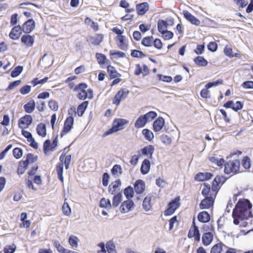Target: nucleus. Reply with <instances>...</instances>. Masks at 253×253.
Here are the masks:
<instances>
[{
  "label": "nucleus",
  "mask_w": 253,
  "mask_h": 253,
  "mask_svg": "<svg viewBox=\"0 0 253 253\" xmlns=\"http://www.w3.org/2000/svg\"><path fill=\"white\" fill-rule=\"evenodd\" d=\"M252 208V204L248 199L240 200L232 212L234 224L238 225L240 219L243 220L252 217L253 215L250 211Z\"/></svg>",
  "instance_id": "1"
},
{
  "label": "nucleus",
  "mask_w": 253,
  "mask_h": 253,
  "mask_svg": "<svg viewBox=\"0 0 253 253\" xmlns=\"http://www.w3.org/2000/svg\"><path fill=\"white\" fill-rule=\"evenodd\" d=\"M128 123V121L124 119H115L113 122L112 126L106 131L103 136H106L114 132H117L124 128V126Z\"/></svg>",
  "instance_id": "2"
},
{
  "label": "nucleus",
  "mask_w": 253,
  "mask_h": 253,
  "mask_svg": "<svg viewBox=\"0 0 253 253\" xmlns=\"http://www.w3.org/2000/svg\"><path fill=\"white\" fill-rule=\"evenodd\" d=\"M240 162L239 160L236 159L233 161H229L226 162L224 168V172L226 174L234 173L236 174L240 172Z\"/></svg>",
  "instance_id": "3"
},
{
  "label": "nucleus",
  "mask_w": 253,
  "mask_h": 253,
  "mask_svg": "<svg viewBox=\"0 0 253 253\" xmlns=\"http://www.w3.org/2000/svg\"><path fill=\"white\" fill-rule=\"evenodd\" d=\"M216 193H215L214 195L210 194V196L208 197H205L199 205L200 208L201 209H209L211 207H212L214 204V199L216 196Z\"/></svg>",
  "instance_id": "4"
},
{
  "label": "nucleus",
  "mask_w": 253,
  "mask_h": 253,
  "mask_svg": "<svg viewBox=\"0 0 253 253\" xmlns=\"http://www.w3.org/2000/svg\"><path fill=\"white\" fill-rule=\"evenodd\" d=\"M74 119L73 116H69L65 121L63 130L60 133L61 137H62L68 133L72 128Z\"/></svg>",
  "instance_id": "5"
},
{
  "label": "nucleus",
  "mask_w": 253,
  "mask_h": 253,
  "mask_svg": "<svg viewBox=\"0 0 253 253\" xmlns=\"http://www.w3.org/2000/svg\"><path fill=\"white\" fill-rule=\"evenodd\" d=\"M226 178L225 177L222 175H217L214 178L213 182H212V185L211 187V190L212 192H215V193H217L218 188V186L219 185V184L222 185L223 183H224L226 180Z\"/></svg>",
  "instance_id": "6"
},
{
  "label": "nucleus",
  "mask_w": 253,
  "mask_h": 253,
  "mask_svg": "<svg viewBox=\"0 0 253 253\" xmlns=\"http://www.w3.org/2000/svg\"><path fill=\"white\" fill-rule=\"evenodd\" d=\"M33 118L30 115H26L18 121V126L20 128H26L32 124Z\"/></svg>",
  "instance_id": "7"
},
{
  "label": "nucleus",
  "mask_w": 253,
  "mask_h": 253,
  "mask_svg": "<svg viewBox=\"0 0 253 253\" xmlns=\"http://www.w3.org/2000/svg\"><path fill=\"white\" fill-rule=\"evenodd\" d=\"M22 31L26 34L30 33L35 27V22L33 19H29L22 26Z\"/></svg>",
  "instance_id": "8"
},
{
  "label": "nucleus",
  "mask_w": 253,
  "mask_h": 253,
  "mask_svg": "<svg viewBox=\"0 0 253 253\" xmlns=\"http://www.w3.org/2000/svg\"><path fill=\"white\" fill-rule=\"evenodd\" d=\"M183 14L184 17L192 24L196 26L200 25L201 23L200 21L194 15H192L188 11L184 10L183 11Z\"/></svg>",
  "instance_id": "9"
},
{
  "label": "nucleus",
  "mask_w": 253,
  "mask_h": 253,
  "mask_svg": "<svg viewBox=\"0 0 253 253\" xmlns=\"http://www.w3.org/2000/svg\"><path fill=\"white\" fill-rule=\"evenodd\" d=\"M134 206L133 202L132 200H127L123 202L120 207V210L122 213L128 212Z\"/></svg>",
  "instance_id": "10"
},
{
  "label": "nucleus",
  "mask_w": 253,
  "mask_h": 253,
  "mask_svg": "<svg viewBox=\"0 0 253 253\" xmlns=\"http://www.w3.org/2000/svg\"><path fill=\"white\" fill-rule=\"evenodd\" d=\"M22 27L19 25L15 26L11 29L9 36L12 40H18L22 32Z\"/></svg>",
  "instance_id": "11"
},
{
  "label": "nucleus",
  "mask_w": 253,
  "mask_h": 253,
  "mask_svg": "<svg viewBox=\"0 0 253 253\" xmlns=\"http://www.w3.org/2000/svg\"><path fill=\"white\" fill-rule=\"evenodd\" d=\"M165 121L162 117H159L154 121L153 124V128L155 132L160 131L164 126Z\"/></svg>",
  "instance_id": "12"
},
{
  "label": "nucleus",
  "mask_w": 253,
  "mask_h": 253,
  "mask_svg": "<svg viewBox=\"0 0 253 253\" xmlns=\"http://www.w3.org/2000/svg\"><path fill=\"white\" fill-rule=\"evenodd\" d=\"M134 188L137 194H142L145 189L144 181L141 179L137 180L134 184Z\"/></svg>",
  "instance_id": "13"
},
{
  "label": "nucleus",
  "mask_w": 253,
  "mask_h": 253,
  "mask_svg": "<svg viewBox=\"0 0 253 253\" xmlns=\"http://www.w3.org/2000/svg\"><path fill=\"white\" fill-rule=\"evenodd\" d=\"M136 9L138 15H143L149 9V4L146 2L137 4Z\"/></svg>",
  "instance_id": "14"
},
{
  "label": "nucleus",
  "mask_w": 253,
  "mask_h": 253,
  "mask_svg": "<svg viewBox=\"0 0 253 253\" xmlns=\"http://www.w3.org/2000/svg\"><path fill=\"white\" fill-rule=\"evenodd\" d=\"M21 41L26 46L31 47L34 43V38L28 34L24 35L21 38Z\"/></svg>",
  "instance_id": "15"
},
{
  "label": "nucleus",
  "mask_w": 253,
  "mask_h": 253,
  "mask_svg": "<svg viewBox=\"0 0 253 253\" xmlns=\"http://www.w3.org/2000/svg\"><path fill=\"white\" fill-rule=\"evenodd\" d=\"M213 174L211 172H199L195 177V179L198 181H203L211 179Z\"/></svg>",
  "instance_id": "16"
},
{
  "label": "nucleus",
  "mask_w": 253,
  "mask_h": 253,
  "mask_svg": "<svg viewBox=\"0 0 253 253\" xmlns=\"http://www.w3.org/2000/svg\"><path fill=\"white\" fill-rule=\"evenodd\" d=\"M198 220L202 223H207L210 221L211 215L207 211L200 212L198 215Z\"/></svg>",
  "instance_id": "17"
},
{
  "label": "nucleus",
  "mask_w": 253,
  "mask_h": 253,
  "mask_svg": "<svg viewBox=\"0 0 253 253\" xmlns=\"http://www.w3.org/2000/svg\"><path fill=\"white\" fill-rule=\"evenodd\" d=\"M154 150V147L152 145L145 146L143 148L141 149L142 154L143 155L148 156L150 158H152Z\"/></svg>",
  "instance_id": "18"
},
{
  "label": "nucleus",
  "mask_w": 253,
  "mask_h": 253,
  "mask_svg": "<svg viewBox=\"0 0 253 253\" xmlns=\"http://www.w3.org/2000/svg\"><path fill=\"white\" fill-rule=\"evenodd\" d=\"M150 161L147 159H144L142 163L141 168H140V171L142 174H147L150 169Z\"/></svg>",
  "instance_id": "19"
},
{
  "label": "nucleus",
  "mask_w": 253,
  "mask_h": 253,
  "mask_svg": "<svg viewBox=\"0 0 253 253\" xmlns=\"http://www.w3.org/2000/svg\"><path fill=\"white\" fill-rule=\"evenodd\" d=\"M213 240V235L211 232L205 233L202 236V243L205 246L209 245Z\"/></svg>",
  "instance_id": "20"
},
{
  "label": "nucleus",
  "mask_w": 253,
  "mask_h": 253,
  "mask_svg": "<svg viewBox=\"0 0 253 253\" xmlns=\"http://www.w3.org/2000/svg\"><path fill=\"white\" fill-rule=\"evenodd\" d=\"M121 181L120 179L112 182L109 186V192L112 195H115L116 189L121 185Z\"/></svg>",
  "instance_id": "21"
},
{
  "label": "nucleus",
  "mask_w": 253,
  "mask_h": 253,
  "mask_svg": "<svg viewBox=\"0 0 253 253\" xmlns=\"http://www.w3.org/2000/svg\"><path fill=\"white\" fill-rule=\"evenodd\" d=\"M147 120L145 116L143 115L140 116L134 123V126L137 128L143 127L147 124Z\"/></svg>",
  "instance_id": "22"
},
{
  "label": "nucleus",
  "mask_w": 253,
  "mask_h": 253,
  "mask_svg": "<svg viewBox=\"0 0 253 253\" xmlns=\"http://www.w3.org/2000/svg\"><path fill=\"white\" fill-rule=\"evenodd\" d=\"M199 233L200 231L199 230L198 227L196 225L195 222V219H193L192 227L191 229L189 230L188 234V237L189 238H192L194 236L198 234V233Z\"/></svg>",
  "instance_id": "23"
},
{
  "label": "nucleus",
  "mask_w": 253,
  "mask_h": 253,
  "mask_svg": "<svg viewBox=\"0 0 253 253\" xmlns=\"http://www.w3.org/2000/svg\"><path fill=\"white\" fill-rule=\"evenodd\" d=\"M88 105L87 101H84L80 104L77 108V113L79 117H82L86 110Z\"/></svg>",
  "instance_id": "24"
},
{
  "label": "nucleus",
  "mask_w": 253,
  "mask_h": 253,
  "mask_svg": "<svg viewBox=\"0 0 253 253\" xmlns=\"http://www.w3.org/2000/svg\"><path fill=\"white\" fill-rule=\"evenodd\" d=\"M158 31L162 34H164V32H166L168 28V22L164 20H159L157 23Z\"/></svg>",
  "instance_id": "25"
},
{
  "label": "nucleus",
  "mask_w": 253,
  "mask_h": 253,
  "mask_svg": "<svg viewBox=\"0 0 253 253\" xmlns=\"http://www.w3.org/2000/svg\"><path fill=\"white\" fill-rule=\"evenodd\" d=\"M107 72L111 79H115L121 76V75L117 72L115 68L111 65L107 66Z\"/></svg>",
  "instance_id": "26"
},
{
  "label": "nucleus",
  "mask_w": 253,
  "mask_h": 253,
  "mask_svg": "<svg viewBox=\"0 0 253 253\" xmlns=\"http://www.w3.org/2000/svg\"><path fill=\"white\" fill-rule=\"evenodd\" d=\"M95 56L98 63L100 65H108L110 63V61L107 59L106 56L103 54L96 53Z\"/></svg>",
  "instance_id": "27"
},
{
  "label": "nucleus",
  "mask_w": 253,
  "mask_h": 253,
  "mask_svg": "<svg viewBox=\"0 0 253 253\" xmlns=\"http://www.w3.org/2000/svg\"><path fill=\"white\" fill-rule=\"evenodd\" d=\"M25 112L27 113H31L35 108V102L34 100H31L29 102L25 104L24 106Z\"/></svg>",
  "instance_id": "28"
},
{
  "label": "nucleus",
  "mask_w": 253,
  "mask_h": 253,
  "mask_svg": "<svg viewBox=\"0 0 253 253\" xmlns=\"http://www.w3.org/2000/svg\"><path fill=\"white\" fill-rule=\"evenodd\" d=\"M38 156H35L32 153H28L26 155V158L25 161L22 160V163H25L27 166H29L30 163H34L38 160Z\"/></svg>",
  "instance_id": "29"
},
{
  "label": "nucleus",
  "mask_w": 253,
  "mask_h": 253,
  "mask_svg": "<svg viewBox=\"0 0 253 253\" xmlns=\"http://www.w3.org/2000/svg\"><path fill=\"white\" fill-rule=\"evenodd\" d=\"M56 169L57 173L58 178L60 181L63 182L64 177L63 176V162L58 163L56 166Z\"/></svg>",
  "instance_id": "30"
},
{
  "label": "nucleus",
  "mask_w": 253,
  "mask_h": 253,
  "mask_svg": "<svg viewBox=\"0 0 253 253\" xmlns=\"http://www.w3.org/2000/svg\"><path fill=\"white\" fill-rule=\"evenodd\" d=\"M68 241L70 245L73 249L75 250L78 248L79 239L77 237L73 235H70Z\"/></svg>",
  "instance_id": "31"
},
{
  "label": "nucleus",
  "mask_w": 253,
  "mask_h": 253,
  "mask_svg": "<svg viewBox=\"0 0 253 253\" xmlns=\"http://www.w3.org/2000/svg\"><path fill=\"white\" fill-rule=\"evenodd\" d=\"M37 132L39 135L45 137L46 135V126L44 124L40 123L37 126Z\"/></svg>",
  "instance_id": "32"
},
{
  "label": "nucleus",
  "mask_w": 253,
  "mask_h": 253,
  "mask_svg": "<svg viewBox=\"0 0 253 253\" xmlns=\"http://www.w3.org/2000/svg\"><path fill=\"white\" fill-rule=\"evenodd\" d=\"M122 200V194L121 192H118L117 194L114 195L112 206L114 208L118 207Z\"/></svg>",
  "instance_id": "33"
},
{
  "label": "nucleus",
  "mask_w": 253,
  "mask_h": 253,
  "mask_svg": "<svg viewBox=\"0 0 253 253\" xmlns=\"http://www.w3.org/2000/svg\"><path fill=\"white\" fill-rule=\"evenodd\" d=\"M202 194L205 197H208V196H210V194L214 195L215 193L213 194L211 191L210 185L205 183L204 184V187L202 191Z\"/></svg>",
  "instance_id": "34"
},
{
  "label": "nucleus",
  "mask_w": 253,
  "mask_h": 253,
  "mask_svg": "<svg viewBox=\"0 0 253 253\" xmlns=\"http://www.w3.org/2000/svg\"><path fill=\"white\" fill-rule=\"evenodd\" d=\"M194 62L198 66L205 67L208 65V62L203 56H197L194 59Z\"/></svg>",
  "instance_id": "35"
},
{
  "label": "nucleus",
  "mask_w": 253,
  "mask_h": 253,
  "mask_svg": "<svg viewBox=\"0 0 253 253\" xmlns=\"http://www.w3.org/2000/svg\"><path fill=\"white\" fill-rule=\"evenodd\" d=\"M124 193L126 199L129 200L133 197L134 190L132 186H128L124 189Z\"/></svg>",
  "instance_id": "36"
},
{
  "label": "nucleus",
  "mask_w": 253,
  "mask_h": 253,
  "mask_svg": "<svg viewBox=\"0 0 253 253\" xmlns=\"http://www.w3.org/2000/svg\"><path fill=\"white\" fill-rule=\"evenodd\" d=\"M151 200V196L148 195L144 199L143 201V207L146 211H149L151 208L150 202Z\"/></svg>",
  "instance_id": "37"
},
{
  "label": "nucleus",
  "mask_w": 253,
  "mask_h": 253,
  "mask_svg": "<svg viewBox=\"0 0 253 253\" xmlns=\"http://www.w3.org/2000/svg\"><path fill=\"white\" fill-rule=\"evenodd\" d=\"M23 70L22 66H16L11 72L10 76L12 78H16L18 77L22 73Z\"/></svg>",
  "instance_id": "38"
},
{
  "label": "nucleus",
  "mask_w": 253,
  "mask_h": 253,
  "mask_svg": "<svg viewBox=\"0 0 253 253\" xmlns=\"http://www.w3.org/2000/svg\"><path fill=\"white\" fill-rule=\"evenodd\" d=\"M142 133L145 138L149 141H151L154 138L153 133L147 128L143 129Z\"/></svg>",
  "instance_id": "39"
},
{
  "label": "nucleus",
  "mask_w": 253,
  "mask_h": 253,
  "mask_svg": "<svg viewBox=\"0 0 253 253\" xmlns=\"http://www.w3.org/2000/svg\"><path fill=\"white\" fill-rule=\"evenodd\" d=\"M99 204L100 207L101 208L111 209L112 207L110 200L109 199H106L105 198H102L100 200Z\"/></svg>",
  "instance_id": "40"
},
{
  "label": "nucleus",
  "mask_w": 253,
  "mask_h": 253,
  "mask_svg": "<svg viewBox=\"0 0 253 253\" xmlns=\"http://www.w3.org/2000/svg\"><path fill=\"white\" fill-rule=\"evenodd\" d=\"M152 36H147L143 38L141 41V44L146 47H149L152 45Z\"/></svg>",
  "instance_id": "41"
},
{
  "label": "nucleus",
  "mask_w": 253,
  "mask_h": 253,
  "mask_svg": "<svg viewBox=\"0 0 253 253\" xmlns=\"http://www.w3.org/2000/svg\"><path fill=\"white\" fill-rule=\"evenodd\" d=\"M180 200V199L179 196L175 197L169 203L168 207H170V208H174L175 207H177L178 209L180 205V203L179 202Z\"/></svg>",
  "instance_id": "42"
},
{
  "label": "nucleus",
  "mask_w": 253,
  "mask_h": 253,
  "mask_svg": "<svg viewBox=\"0 0 253 253\" xmlns=\"http://www.w3.org/2000/svg\"><path fill=\"white\" fill-rule=\"evenodd\" d=\"M126 37L124 36H121L118 37V40L119 42V46L120 49L123 50L127 49V45L125 43Z\"/></svg>",
  "instance_id": "43"
},
{
  "label": "nucleus",
  "mask_w": 253,
  "mask_h": 253,
  "mask_svg": "<svg viewBox=\"0 0 253 253\" xmlns=\"http://www.w3.org/2000/svg\"><path fill=\"white\" fill-rule=\"evenodd\" d=\"M25 163H22V160L19 162L18 169L17 170V173L19 175L23 174L25 170L28 168V166L24 164Z\"/></svg>",
  "instance_id": "44"
},
{
  "label": "nucleus",
  "mask_w": 253,
  "mask_h": 253,
  "mask_svg": "<svg viewBox=\"0 0 253 253\" xmlns=\"http://www.w3.org/2000/svg\"><path fill=\"white\" fill-rule=\"evenodd\" d=\"M106 252L108 253H116L115 245L112 241H110L106 243Z\"/></svg>",
  "instance_id": "45"
},
{
  "label": "nucleus",
  "mask_w": 253,
  "mask_h": 253,
  "mask_svg": "<svg viewBox=\"0 0 253 253\" xmlns=\"http://www.w3.org/2000/svg\"><path fill=\"white\" fill-rule=\"evenodd\" d=\"M242 165L245 169H249L251 166V162L248 156H245L242 159Z\"/></svg>",
  "instance_id": "46"
},
{
  "label": "nucleus",
  "mask_w": 253,
  "mask_h": 253,
  "mask_svg": "<svg viewBox=\"0 0 253 253\" xmlns=\"http://www.w3.org/2000/svg\"><path fill=\"white\" fill-rule=\"evenodd\" d=\"M222 243H218L214 245L211 250V253H221L222 250Z\"/></svg>",
  "instance_id": "47"
},
{
  "label": "nucleus",
  "mask_w": 253,
  "mask_h": 253,
  "mask_svg": "<svg viewBox=\"0 0 253 253\" xmlns=\"http://www.w3.org/2000/svg\"><path fill=\"white\" fill-rule=\"evenodd\" d=\"M13 155L17 159L21 158L23 155V150L21 148L16 147L13 149Z\"/></svg>",
  "instance_id": "48"
},
{
  "label": "nucleus",
  "mask_w": 253,
  "mask_h": 253,
  "mask_svg": "<svg viewBox=\"0 0 253 253\" xmlns=\"http://www.w3.org/2000/svg\"><path fill=\"white\" fill-rule=\"evenodd\" d=\"M143 116H145V118L148 122L154 119L157 116V113L155 111H151L143 115Z\"/></svg>",
  "instance_id": "49"
},
{
  "label": "nucleus",
  "mask_w": 253,
  "mask_h": 253,
  "mask_svg": "<svg viewBox=\"0 0 253 253\" xmlns=\"http://www.w3.org/2000/svg\"><path fill=\"white\" fill-rule=\"evenodd\" d=\"M130 55L132 57L135 58H142L146 56L142 51L136 49L132 50Z\"/></svg>",
  "instance_id": "50"
},
{
  "label": "nucleus",
  "mask_w": 253,
  "mask_h": 253,
  "mask_svg": "<svg viewBox=\"0 0 253 253\" xmlns=\"http://www.w3.org/2000/svg\"><path fill=\"white\" fill-rule=\"evenodd\" d=\"M48 79V77H45L41 80H38V78H36L31 81V84H33L34 86H35L39 84H44L47 81Z\"/></svg>",
  "instance_id": "51"
},
{
  "label": "nucleus",
  "mask_w": 253,
  "mask_h": 253,
  "mask_svg": "<svg viewBox=\"0 0 253 253\" xmlns=\"http://www.w3.org/2000/svg\"><path fill=\"white\" fill-rule=\"evenodd\" d=\"M54 247L60 253H65L67 249L62 247L59 241L55 240L53 242Z\"/></svg>",
  "instance_id": "52"
},
{
  "label": "nucleus",
  "mask_w": 253,
  "mask_h": 253,
  "mask_svg": "<svg viewBox=\"0 0 253 253\" xmlns=\"http://www.w3.org/2000/svg\"><path fill=\"white\" fill-rule=\"evenodd\" d=\"M223 83V80L222 79H218L214 82H209L207 83L205 86L207 88H210L213 86H216L219 84H221Z\"/></svg>",
  "instance_id": "53"
},
{
  "label": "nucleus",
  "mask_w": 253,
  "mask_h": 253,
  "mask_svg": "<svg viewBox=\"0 0 253 253\" xmlns=\"http://www.w3.org/2000/svg\"><path fill=\"white\" fill-rule=\"evenodd\" d=\"M111 171L112 174L114 175H117L118 172H119L120 174H122L123 172L121 166L118 164L115 165L112 168Z\"/></svg>",
  "instance_id": "54"
},
{
  "label": "nucleus",
  "mask_w": 253,
  "mask_h": 253,
  "mask_svg": "<svg viewBox=\"0 0 253 253\" xmlns=\"http://www.w3.org/2000/svg\"><path fill=\"white\" fill-rule=\"evenodd\" d=\"M62 209L63 213L66 215L69 216L71 213V209L67 203L64 202Z\"/></svg>",
  "instance_id": "55"
},
{
  "label": "nucleus",
  "mask_w": 253,
  "mask_h": 253,
  "mask_svg": "<svg viewBox=\"0 0 253 253\" xmlns=\"http://www.w3.org/2000/svg\"><path fill=\"white\" fill-rule=\"evenodd\" d=\"M92 44L98 45L103 41V36L102 34H97L96 37L92 38Z\"/></svg>",
  "instance_id": "56"
},
{
  "label": "nucleus",
  "mask_w": 253,
  "mask_h": 253,
  "mask_svg": "<svg viewBox=\"0 0 253 253\" xmlns=\"http://www.w3.org/2000/svg\"><path fill=\"white\" fill-rule=\"evenodd\" d=\"M129 93V91L126 88H122L121 90H119L118 92L116 94V96L118 97V98H120V100L123 97L124 95L126 97Z\"/></svg>",
  "instance_id": "57"
},
{
  "label": "nucleus",
  "mask_w": 253,
  "mask_h": 253,
  "mask_svg": "<svg viewBox=\"0 0 253 253\" xmlns=\"http://www.w3.org/2000/svg\"><path fill=\"white\" fill-rule=\"evenodd\" d=\"M157 77L160 81H162L167 83H170L172 81V78L169 76L163 75L162 74H158Z\"/></svg>",
  "instance_id": "58"
},
{
  "label": "nucleus",
  "mask_w": 253,
  "mask_h": 253,
  "mask_svg": "<svg viewBox=\"0 0 253 253\" xmlns=\"http://www.w3.org/2000/svg\"><path fill=\"white\" fill-rule=\"evenodd\" d=\"M21 83V81L20 80H16L13 81L12 82L10 83L8 87L5 89L6 91H8L11 89H12L15 87L19 85Z\"/></svg>",
  "instance_id": "59"
},
{
  "label": "nucleus",
  "mask_w": 253,
  "mask_h": 253,
  "mask_svg": "<svg viewBox=\"0 0 253 253\" xmlns=\"http://www.w3.org/2000/svg\"><path fill=\"white\" fill-rule=\"evenodd\" d=\"M16 249V247L14 244L11 246H6L3 250L4 253H14Z\"/></svg>",
  "instance_id": "60"
},
{
  "label": "nucleus",
  "mask_w": 253,
  "mask_h": 253,
  "mask_svg": "<svg viewBox=\"0 0 253 253\" xmlns=\"http://www.w3.org/2000/svg\"><path fill=\"white\" fill-rule=\"evenodd\" d=\"M51 146V141L49 139H47L44 142L43 150L45 154H46L50 150Z\"/></svg>",
  "instance_id": "61"
},
{
  "label": "nucleus",
  "mask_w": 253,
  "mask_h": 253,
  "mask_svg": "<svg viewBox=\"0 0 253 253\" xmlns=\"http://www.w3.org/2000/svg\"><path fill=\"white\" fill-rule=\"evenodd\" d=\"M208 49L211 52H215L217 49V44L215 42H211L207 46Z\"/></svg>",
  "instance_id": "62"
},
{
  "label": "nucleus",
  "mask_w": 253,
  "mask_h": 253,
  "mask_svg": "<svg viewBox=\"0 0 253 253\" xmlns=\"http://www.w3.org/2000/svg\"><path fill=\"white\" fill-rule=\"evenodd\" d=\"M161 140L163 143L167 145L170 144L171 142L170 137L166 134H163L161 135Z\"/></svg>",
  "instance_id": "63"
},
{
  "label": "nucleus",
  "mask_w": 253,
  "mask_h": 253,
  "mask_svg": "<svg viewBox=\"0 0 253 253\" xmlns=\"http://www.w3.org/2000/svg\"><path fill=\"white\" fill-rule=\"evenodd\" d=\"M49 107L53 111H56L58 109V104L57 101L51 100L48 102Z\"/></svg>",
  "instance_id": "64"
}]
</instances>
